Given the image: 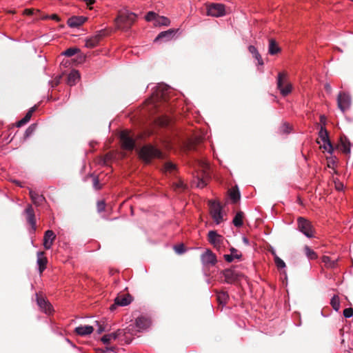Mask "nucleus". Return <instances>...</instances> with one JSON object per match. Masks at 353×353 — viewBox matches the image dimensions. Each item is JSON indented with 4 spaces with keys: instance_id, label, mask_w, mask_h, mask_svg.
Wrapping results in <instances>:
<instances>
[{
    "instance_id": "nucleus-1",
    "label": "nucleus",
    "mask_w": 353,
    "mask_h": 353,
    "mask_svg": "<svg viewBox=\"0 0 353 353\" xmlns=\"http://www.w3.org/2000/svg\"><path fill=\"white\" fill-rule=\"evenodd\" d=\"M152 91L150 99L148 100L149 111L159 110V104L165 102L170 96L172 89L166 84L159 83L151 88Z\"/></svg>"
},
{
    "instance_id": "nucleus-2",
    "label": "nucleus",
    "mask_w": 353,
    "mask_h": 353,
    "mask_svg": "<svg viewBox=\"0 0 353 353\" xmlns=\"http://www.w3.org/2000/svg\"><path fill=\"white\" fill-rule=\"evenodd\" d=\"M137 19V15L128 10L121 11L116 19L117 26L125 30L130 29Z\"/></svg>"
},
{
    "instance_id": "nucleus-3",
    "label": "nucleus",
    "mask_w": 353,
    "mask_h": 353,
    "mask_svg": "<svg viewBox=\"0 0 353 353\" xmlns=\"http://www.w3.org/2000/svg\"><path fill=\"white\" fill-rule=\"evenodd\" d=\"M139 156L146 163H148L152 158H161L162 153L152 145H145L140 150Z\"/></svg>"
},
{
    "instance_id": "nucleus-4",
    "label": "nucleus",
    "mask_w": 353,
    "mask_h": 353,
    "mask_svg": "<svg viewBox=\"0 0 353 353\" xmlns=\"http://www.w3.org/2000/svg\"><path fill=\"white\" fill-rule=\"evenodd\" d=\"M297 229L306 237L311 239L314 236V228L312 223L307 219L299 216L297 219Z\"/></svg>"
},
{
    "instance_id": "nucleus-5",
    "label": "nucleus",
    "mask_w": 353,
    "mask_h": 353,
    "mask_svg": "<svg viewBox=\"0 0 353 353\" xmlns=\"http://www.w3.org/2000/svg\"><path fill=\"white\" fill-rule=\"evenodd\" d=\"M277 88L283 97L288 95L292 92V85L288 81L286 73L279 72L278 74Z\"/></svg>"
},
{
    "instance_id": "nucleus-6",
    "label": "nucleus",
    "mask_w": 353,
    "mask_h": 353,
    "mask_svg": "<svg viewBox=\"0 0 353 353\" xmlns=\"http://www.w3.org/2000/svg\"><path fill=\"white\" fill-rule=\"evenodd\" d=\"M210 215L216 225L220 224L223 220L222 206L216 201H209Z\"/></svg>"
},
{
    "instance_id": "nucleus-7",
    "label": "nucleus",
    "mask_w": 353,
    "mask_h": 353,
    "mask_svg": "<svg viewBox=\"0 0 353 353\" xmlns=\"http://www.w3.org/2000/svg\"><path fill=\"white\" fill-rule=\"evenodd\" d=\"M207 14L213 17L225 15V7L222 3H212L207 5Z\"/></svg>"
},
{
    "instance_id": "nucleus-8",
    "label": "nucleus",
    "mask_w": 353,
    "mask_h": 353,
    "mask_svg": "<svg viewBox=\"0 0 353 353\" xmlns=\"http://www.w3.org/2000/svg\"><path fill=\"white\" fill-rule=\"evenodd\" d=\"M352 103L350 95L345 92H340L337 97V104L339 108L342 112H345L350 109Z\"/></svg>"
},
{
    "instance_id": "nucleus-9",
    "label": "nucleus",
    "mask_w": 353,
    "mask_h": 353,
    "mask_svg": "<svg viewBox=\"0 0 353 353\" xmlns=\"http://www.w3.org/2000/svg\"><path fill=\"white\" fill-rule=\"evenodd\" d=\"M222 274L225 277V282L229 284L234 283V282L240 280L243 276V274L241 272L232 268L224 270L222 272Z\"/></svg>"
},
{
    "instance_id": "nucleus-10",
    "label": "nucleus",
    "mask_w": 353,
    "mask_h": 353,
    "mask_svg": "<svg viewBox=\"0 0 353 353\" xmlns=\"http://www.w3.org/2000/svg\"><path fill=\"white\" fill-rule=\"evenodd\" d=\"M319 137L324 143V149L327 150L329 153L332 154L334 151V148L329 139L328 132L325 127L321 126L319 132Z\"/></svg>"
},
{
    "instance_id": "nucleus-11",
    "label": "nucleus",
    "mask_w": 353,
    "mask_h": 353,
    "mask_svg": "<svg viewBox=\"0 0 353 353\" xmlns=\"http://www.w3.org/2000/svg\"><path fill=\"white\" fill-rule=\"evenodd\" d=\"M120 139L124 149L132 150L135 146L134 140L130 136L128 131H122L120 133Z\"/></svg>"
},
{
    "instance_id": "nucleus-12",
    "label": "nucleus",
    "mask_w": 353,
    "mask_h": 353,
    "mask_svg": "<svg viewBox=\"0 0 353 353\" xmlns=\"http://www.w3.org/2000/svg\"><path fill=\"white\" fill-rule=\"evenodd\" d=\"M208 239L209 243L216 248H220L224 241V237L219 234L215 230L209 231Z\"/></svg>"
},
{
    "instance_id": "nucleus-13",
    "label": "nucleus",
    "mask_w": 353,
    "mask_h": 353,
    "mask_svg": "<svg viewBox=\"0 0 353 353\" xmlns=\"http://www.w3.org/2000/svg\"><path fill=\"white\" fill-rule=\"evenodd\" d=\"M132 301V298L130 294H122L117 296L114 299V304L110 307V310L113 311L116 306H126L128 305Z\"/></svg>"
},
{
    "instance_id": "nucleus-14",
    "label": "nucleus",
    "mask_w": 353,
    "mask_h": 353,
    "mask_svg": "<svg viewBox=\"0 0 353 353\" xmlns=\"http://www.w3.org/2000/svg\"><path fill=\"white\" fill-rule=\"evenodd\" d=\"M201 261L204 265H214L217 262L216 255L209 249L201 255Z\"/></svg>"
},
{
    "instance_id": "nucleus-15",
    "label": "nucleus",
    "mask_w": 353,
    "mask_h": 353,
    "mask_svg": "<svg viewBox=\"0 0 353 353\" xmlns=\"http://www.w3.org/2000/svg\"><path fill=\"white\" fill-rule=\"evenodd\" d=\"M23 213L26 215L27 222L30 225L33 232H34L37 226L35 214L32 206L30 204L28 205Z\"/></svg>"
},
{
    "instance_id": "nucleus-16",
    "label": "nucleus",
    "mask_w": 353,
    "mask_h": 353,
    "mask_svg": "<svg viewBox=\"0 0 353 353\" xmlns=\"http://www.w3.org/2000/svg\"><path fill=\"white\" fill-rule=\"evenodd\" d=\"M175 34L176 30L174 29H169L166 31L160 32L154 39V41H168L174 37Z\"/></svg>"
},
{
    "instance_id": "nucleus-17",
    "label": "nucleus",
    "mask_w": 353,
    "mask_h": 353,
    "mask_svg": "<svg viewBox=\"0 0 353 353\" xmlns=\"http://www.w3.org/2000/svg\"><path fill=\"white\" fill-rule=\"evenodd\" d=\"M37 303L39 308L46 314H50L52 313L53 310L52 305L45 299L37 295Z\"/></svg>"
},
{
    "instance_id": "nucleus-18",
    "label": "nucleus",
    "mask_w": 353,
    "mask_h": 353,
    "mask_svg": "<svg viewBox=\"0 0 353 353\" xmlns=\"http://www.w3.org/2000/svg\"><path fill=\"white\" fill-rule=\"evenodd\" d=\"M56 238V235L52 230H48L46 231L43 236V247L46 250L52 248L53 242Z\"/></svg>"
},
{
    "instance_id": "nucleus-19",
    "label": "nucleus",
    "mask_w": 353,
    "mask_h": 353,
    "mask_svg": "<svg viewBox=\"0 0 353 353\" xmlns=\"http://www.w3.org/2000/svg\"><path fill=\"white\" fill-rule=\"evenodd\" d=\"M87 20V17L83 16H73L68 19L67 24L70 28H78L83 24Z\"/></svg>"
},
{
    "instance_id": "nucleus-20",
    "label": "nucleus",
    "mask_w": 353,
    "mask_h": 353,
    "mask_svg": "<svg viewBox=\"0 0 353 353\" xmlns=\"http://www.w3.org/2000/svg\"><path fill=\"white\" fill-rule=\"evenodd\" d=\"M150 324V320L144 316L138 317L135 321V326L139 332L147 330Z\"/></svg>"
},
{
    "instance_id": "nucleus-21",
    "label": "nucleus",
    "mask_w": 353,
    "mask_h": 353,
    "mask_svg": "<svg viewBox=\"0 0 353 353\" xmlns=\"http://www.w3.org/2000/svg\"><path fill=\"white\" fill-rule=\"evenodd\" d=\"M101 37L102 33L101 31H100L94 36L87 38L85 39V46L88 48H93L96 47L99 44Z\"/></svg>"
},
{
    "instance_id": "nucleus-22",
    "label": "nucleus",
    "mask_w": 353,
    "mask_h": 353,
    "mask_svg": "<svg viewBox=\"0 0 353 353\" xmlns=\"http://www.w3.org/2000/svg\"><path fill=\"white\" fill-rule=\"evenodd\" d=\"M230 254H224V256H223L225 260L227 262L231 263L234 261V259H241V257H242L241 253L236 248L232 247V248H230Z\"/></svg>"
},
{
    "instance_id": "nucleus-23",
    "label": "nucleus",
    "mask_w": 353,
    "mask_h": 353,
    "mask_svg": "<svg viewBox=\"0 0 353 353\" xmlns=\"http://www.w3.org/2000/svg\"><path fill=\"white\" fill-rule=\"evenodd\" d=\"M121 334L122 331L117 330L114 332L103 335L101 340L104 344H108L111 341L116 340Z\"/></svg>"
},
{
    "instance_id": "nucleus-24",
    "label": "nucleus",
    "mask_w": 353,
    "mask_h": 353,
    "mask_svg": "<svg viewBox=\"0 0 353 353\" xmlns=\"http://www.w3.org/2000/svg\"><path fill=\"white\" fill-rule=\"evenodd\" d=\"M37 263L39 265V271L40 273H42L46 268L47 259L44 256L43 252H37Z\"/></svg>"
},
{
    "instance_id": "nucleus-25",
    "label": "nucleus",
    "mask_w": 353,
    "mask_h": 353,
    "mask_svg": "<svg viewBox=\"0 0 353 353\" xmlns=\"http://www.w3.org/2000/svg\"><path fill=\"white\" fill-rule=\"evenodd\" d=\"M30 196L34 204L37 206L41 205L46 201V199L43 195L39 194L33 190H30Z\"/></svg>"
},
{
    "instance_id": "nucleus-26",
    "label": "nucleus",
    "mask_w": 353,
    "mask_h": 353,
    "mask_svg": "<svg viewBox=\"0 0 353 353\" xmlns=\"http://www.w3.org/2000/svg\"><path fill=\"white\" fill-rule=\"evenodd\" d=\"M94 331L91 325H81L75 328V332L80 336H86L90 334Z\"/></svg>"
},
{
    "instance_id": "nucleus-27",
    "label": "nucleus",
    "mask_w": 353,
    "mask_h": 353,
    "mask_svg": "<svg viewBox=\"0 0 353 353\" xmlns=\"http://www.w3.org/2000/svg\"><path fill=\"white\" fill-rule=\"evenodd\" d=\"M79 79L80 74L79 72L77 70H73L69 73L68 76L67 83L69 85L72 86L76 84V83L79 80Z\"/></svg>"
},
{
    "instance_id": "nucleus-28",
    "label": "nucleus",
    "mask_w": 353,
    "mask_h": 353,
    "mask_svg": "<svg viewBox=\"0 0 353 353\" xmlns=\"http://www.w3.org/2000/svg\"><path fill=\"white\" fill-rule=\"evenodd\" d=\"M36 108L37 107L35 105L32 107L26 113L25 117L17 123V126L20 128L27 123L30 120L33 112L36 110Z\"/></svg>"
},
{
    "instance_id": "nucleus-29",
    "label": "nucleus",
    "mask_w": 353,
    "mask_h": 353,
    "mask_svg": "<svg viewBox=\"0 0 353 353\" xmlns=\"http://www.w3.org/2000/svg\"><path fill=\"white\" fill-rule=\"evenodd\" d=\"M322 262L327 268L334 269L337 266L338 259L333 260L328 256H323L322 257Z\"/></svg>"
},
{
    "instance_id": "nucleus-30",
    "label": "nucleus",
    "mask_w": 353,
    "mask_h": 353,
    "mask_svg": "<svg viewBox=\"0 0 353 353\" xmlns=\"http://www.w3.org/2000/svg\"><path fill=\"white\" fill-rule=\"evenodd\" d=\"M248 50L252 54L253 57L257 60L258 64L263 65V61L256 48L252 45H250L248 47Z\"/></svg>"
},
{
    "instance_id": "nucleus-31",
    "label": "nucleus",
    "mask_w": 353,
    "mask_h": 353,
    "mask_svg": "<svg viewBox=\"0 0 353 353\" xmlns=\"http://www.w3.org/2000/svg\"><path fill=\"white\" fill-rule=\"evenodd\" d=\"M281 50L278 44L276 43L274 39L269 40V46H268V52L271 55H274L277 54Z\"/></svg>"
},
{
    "instance_id": "nucleus-32",
    "label": "nucleus",
    "mask_w": 353,
    "mask_h": 353,
    "mask_svg": "<svg viewBox=\"0 0 353 353\" xmlns=\"http://www.w3.org/2000/svg\"><path fill=\"white\" fill-rule=\"evenodd\" d=\"M243 214L242 212H239L236 214L232 221V223L234 226L240 228L243 225Z\"/></svg>"
},
{
    "instance_id": "nucleus-33",
    "label": "nucleus",
    "mask_w": 353,
    "mask_h": 353,
    "mask_svg": "<svg viewBox=\"0 0 353 353\" xmlns=\"http://www.w3.org/2000/svg\"><path fill=\"white\" fill-rule=\"evenodd\" d=\"M240 192L237 187L230 190V197L233 203H236L240 199Z\"/></svg>"
},
{
    "instance_id": "nucleus-34",
    "label": "nucleus",
    "mask_w": 353,
    "mask_h": 353,
    "mask_svg": "<svg viewBox=\"0 0 353 353\" xmlns=\"http://www.w3.org/2000/svg\"><path fill=\"white\" fill-rule=\"evenodd\" d=\"M170 20L168 18L162 16H157L156 19V22H154L155 26H169Z\"/></svg>"
},
{
    "instance_id": "nucleus-35",
    "label": "nucleus",
    "mask_w": 353,
    "mask_h": 353,
    "mask_svg": "<svg viewBox=\"0 0 353 353\" xmlns=\"http://www.w3.org/2000/svg\"><path fill=\"white\" fill-rule=\"evenodd\" d=\"M304 251L308 259L313 260L317 258L316 253L314 250H312L309 246L305 245L304 247Z\"/></svg>"
},
{
    "instance_id": "nucleus-36",
    "label": "nucleus",
    "mask_w": 353,
    "mask_h": 353,
    "mask_svg": "<svg viewBox=\"0 0 353 353\" xmlns=\"http://www.w3.org/2000/svg\"><path fill=\"white\" fill-rule=\"evenodd\" d=\"M341 149L345 154L350 153V142L347 140H343L342 138L341 139Z\"/></svg>"
},
{
    "instance_id": "nucleus-37",
    "label": "nucleus",
    "mask_w": 353,
    "mask_h": 353,
    "mask_svg": "<svg viewBox=\"0 0 353 353\" xmlns=\"http://www.w3.org/2000/svg\"><path fill=\"white\" fill-rule=\"evenodd\" d=\"M228 299L229 296L227 292H221L217 294V300L220 304L225 305Z\"/></svg>"
},
{
    "instance_id": "nucleus-38",
    "label": "nucleus",
    "mask_w": 353,
    "mask_h": 353,
    "mask_svg": "<svg viewBox=\"0 0 353 353\" xmlns=\"http://www.w3.org/2000/svg\"><path fill=\"white\" fill-rule=\"evenodd\" d=\"M330 304L332 307V308L336 311V312H338L340 309V301H339V298L337 295H334L331 301H330Z\"/></svg>"
},
{
    "instance_id": "nucleus-39",
    "label": "nucleus",
    "mask_w": 353,
    "mask_h": 353,
    "mask_svg": "<svg viewBox=\"0 0 353 353\" xmlns=\"http://www.w3.org/2000/svg\"><path fill=\"white\" fill-rule=\"evenodd\" d=\"M79 51V49L77 48H70L66 50L63 51L61 54L68 57H72Z\"/></svg>"
},
{
    "instance_id": "nucleus-40",
    "label": "nucleus",
    "mask_w": 353,
    "mask_h": 353,
    "mask_svg": "<svg viewBox=\"0 0 353 353\" xmlns=\"http://www.w3.org/2000/svg\"><path fill=\"white\" fill-rule=\"evenodd\" d=\"M157 122L161 126H167L170 124V119L167 116H163L162 117H159Z\"/></svg>"
},
{
    "instance_id": "nucleus-41",
    "label": "nucleus",
    "mask_w": 353,
    "mask_h": 353,
    "mask_svg": "<svg viewBox=\"0 0 353 353\" xmlns=\"http://www.w3.org/2000/svg\"><path fill=\"white\" fill-rule=\"evenodd\" d=\"M273 254H274V262H275L276 267L279 269H283V268H285V262L281 259H280L277 255H276L274 253H273Z\"/></svg>"
},
{
    "instance_id": "nucleus-42",
    "label": "nucleus",
    "mask_w": 353,
    "mask_h": 353,
    "mask_svg": "<svg viewBox=\"0 0 353 353\" xmlns=\"http://www.w3.org/2000/svg\"><path fill=\"white\" fill-rule=\"evenodd\" d=\"M176 170V165L170 161L164 164V170L165 172H172Z\"/></svg>"
},
{
    "instance_id": "nucleus-43",
    "label": "nucleus",
    "mask_w": 353,
    "mask_h": 353,
    "mask_svg": "<svg viewBox=\"0 0 353 353\" xmlns=\"http://www.w3.org/2000/svg\"><path fill=\"white\" fill-rule=\"evenodd\" d=\"M280 132L283 134H288L291 132L292 128L288 123H283L279 129Z\"/></svg>"
},
{
    "instance_id": "nucleus-44",
    "label": "nucleus",
    "mask_w": 353,
    "mask_h": 353,
    "mask_svg": "<svg viewBox=\"0 0 353 353\" xmlns=\"http://www.w3.org/2000/svg\"><path fill=\"white\" fill-rule=\"evenodd\" d=\"M36 128H37V125L36 124H31L26 130L25 132V136L26 137H30L32 134H33V132L35 131L36 130Z\"/></svg>"
},
{
    "instance_id": "nucleus-45",
    "label": "nucleus",
    "mask_w": 353,
    "mask_h": 353,
    "mask_svg": "<svg viewBox=\"0 0 353 353\" xmlns=\"http://www.w3.org/2000/svg\"><path fill=\"white\" fill-rule=\"evenodd\" d=\"M196 185L197 188H203L207 185V182L205 179L198 177L196 181Z\"/></svg>"
},
{
    "instance_id": "nucleus-46",
    "label": "nucleus",
    "mask_w": 353,
    "mask_h": 353,
    "mask_svg": "<svg viewBox=\"0 0 353 353\" xmlns=\"http://www.w3.org/2000/svg\"><path fill=\"white\" fill-rule=\"evenodd\" d=\"M157 14L154 12H149L145 15V20L148 21H154L156 22V19L157 17Z\"/></svg>"
},
{
    "instance_id": "nucleus-47",
    "label": "nucleus",
    "mask_w": 353,
    "mask_h": 353,
    "mask_svg": "<svg viewBox=\"0 0 353 353\" xmlns=\"http://www.w3.org/2000/svg\"><path fill=\"white\" fill-rule=\"evenodd\" d=\"M343 316L345 318H350V317L353 316V308H352V307L345 308L343 310Z\"/></svg>"
},
{
    "instance_id": "nucleus-48",
    "label": "nucleus",
    "mask_w": 353,
    "mask_h": 353,
    "mask_svg": "<svg viewBox=\"0 0 353 353\" xmlns=\"http://www.w3.org/2000/svg\"><path fill=\"white\" fill-rule=\"evenodd\" d=\"M174 249L175 252L179 254L185 252V249H184V246L183 244L174 246Z\"/></svg>"
},
{
    "instance_id": "nucleus-49",
    "label": "nucleus",
    "mask_w": 353,
    "mask_h": 353,
    "mask_svg": "<svg viewBox=\"0 0 353 353\" xmlns=\"http://www.w3.org/2000/svg\"><path fill=\"white\" fill-rule=\"evenodd\" d=\"M105 203L103 201H98L97 203V210L101 212L105 210Z\"/></svg>"
},
{
    "instance_id": "nucleus-50",
    "label": "nucleus",
    "mask_w": 353,
    "mask_h": 353,
    "mask_svg": "<svg viewBox=\"0 0 353 353\" xmlns=\"http://www.w3.org/2000/svg\"><path fill=\"white\" fill-rule=\"evenodd\" d=\"M93 188L95 190H99L101 189V185H99V181L98 177L94 176L93 179Z\"/></svg>"
},
{
    "instance_id": "nucleus-51",
    "label": "nucleus",
    "mask_w": 353,
    "mask_h": 353,
    "mask_svg": "<svg viewBox=\"0 0 353 353\" xmlns=\"http://www.w3.org/2000/svg\"><path fill=\"white\" fill-rule=\"evenodd\" d=\"M96 323H97V325L98 326L97 332L98 334H101L103 332L105 331V327H104V326L103 325L100 324L99 322L96 321Z\"/></svg>"
},
{
    "instance_id": "nucleus-52",
    "label": "nucleus",
    "mask_w": 353,
    "mask_h": 353,
    "mask_svg": "<svg viewBox=\"0 0 353 353\" xmlns=\"http://www.w3.org/2000/svg\"><path fill=\"white\" fill-rule=\"evenodd\" d=\"M45 19H52V20H54V21H60V18L58 15L54 14H52V15H47L45 17Z\"/></svg>"
},
{
    "instance_id": "nucleus-53",
    "label": "nucleus",
    "mask_w": 353,
    "mask_h": 353,
    "mask_svg": "<svg viewBox=\"0 0 353 353\" xmlns=\"http://www.w3.org/2000/svg\"><path fill=\"white\" fill-rule=\"evenodd\" d=\"M61 79V76L57 77L54 79V80L52 82L53 83L52 86L54 87V86L57 85L60 83Z\"/></svg>"
},
{
    "instance_id": "nucleus-54",
    "label": "nucleus",
    "mask_w": 353,
    "mask_h": 353,
    "mask_svg": "<svg viewBox=\"0 0 353 353\" xmlns=\"http://www.w3.org/2000/svg\"><path fill=\"white\" fill-rule=\"evenodd\" d=\"M117 348L116 347H107V352H117Z\"/></svg>"
},
{
    "instance_id": "nucleus-55",
    "label": "nucleus",
    "mask_w": 353,
    "mask_h": 353,
    "mask_svg": "<svg viewBox=\"0 0 353 353\" xmlns=\"http://www.w3.org/2000/svg\"><path fill=\"white\" fill-rule=\"evenodd\" d=\"M325 89L328 92H330L332 91L331 85L329 83H326L325 85Z\"/></svg>"
},
{
    "instance_id": "nucleus-56",
    "label": "nucleus",
    "mask_w": 353,
    "mask_h": 353,
    "mask_svg": "<svg viewBox=\"0 0 353 353\" xmlns=\"http://www.w3.org/2000/svg\"><path fill=\"white\" fill-rule=\"evenodd\" d=\"M24 12L28 14V15H32L33 12L32 10H30V9H26L24 10Z\"/></svg>"
},
{
    "instance_id": "nucleus-57",
    "label": "nucleus",
    "mask_w": 353,
    "mask_h": 353,
    "mask_svg": "<svg viewBox=\"0 0 353 353\" xmlns=\"http://www.w3.org/2000/svg\"><path fill=\"white\" fill-rule=\"evenodd\" d=\"M83 1L86 2L89 5H92L94 3V0H83Z\"/></svg>"
},
{
    "instance_id": "nucleus-58",
    "label": "nucleus",
    "mask_w": 353,
    "mask_h": 353,
    "mask_svg": "<svg viewBox=\"0 0 353 353\" xmlns=\"http://www.w3.org/2000/svg\"><path fill=\"white\" fill-rule=\"evenodd\" d=\"M243 243H244L245 244H246V245H248V244H249V241H248V239L246 237H243Z\"/></svg>"
},
{
    "instance_id": "nucleus-59",
    "label": "nucleus",
    "mask_w": 353,
    "mask_h": 353,
    "mask_svg": "<svg viewBox=\"0 0 353 353\" xmlns=\"http://www.w3.org/2000/svg\"><path fill=\"white\" fill-rule=\"evenodd\" d=\"M178 188H184V185L182 182H180L179 185H178Z\"/></svg>"
},
{
    "instance_id": "nucleus-60",
    "label": "nucleus",
    "mask_w": 353,
    "mask_h": 353,
    "mask_svg": "<svg viewBox=\"0 0 353 353\" xmlns=\"http://www.w3.org/2000/svg\"><path fill=\"white\" fill-rule=\"evenodd\" d=\"M342 186H343V185L341 184L340 186L339 185L336 186V189L340 190L341 189Z\"/></svg>"
},
{
    "instance_id": "nucleus-61",
    "label": "nucleus",
    "mask_w": 353,
    "mask_h": 353,
    "mask_svg": "<svg viewBox=\"0 0 353 353\" xmlns=\"http://www.w3.org/2000/svg\"><path fill=\"white\" fill-rule=\"evenodd\" d=\"M66 341H67V342H68V343H69L70 344H71V345L72 344V342H71L69 339H66Z\"/></svg>"
},
{
    "instance_id": "nucleus-62",
    "label": "nucleus",
    "mask_w": 353,
    "mask_h": 353,
    "mask_svg": "<svg viewBox=\"0 0 353 353\" xmlns=\"http://www.w3.org/2000/svg\"><path fill=\"white\" fill-rule=\"evenodd\" d=\"M324 119V116H321V121H322L323 119Z\"/></svg>"
}]
</instances>
